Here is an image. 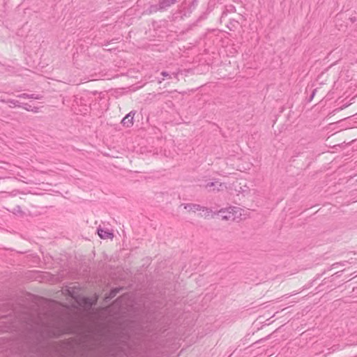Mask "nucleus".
<instances>
[{
    "label": "nucleus",
    "mask_w": 357,
    "mask_h": 357,
    "mask_svg": "<svg viewBox=\"0 0 357 357\" xmlns=\"http://www.w3.org/2000/svg\"><path fill=\"white\" fill-rule=\"evenodd\" d=\"M65 291H66L67 294L71 297L75 296V291L74 290L73 287H68Z\"/></svg>",
    "instance_id": "nucleus-11"
},
{
    "label": "nucleus",
    "mask_w": 357,
    "mask_h": 357,
    "mask_svg": "<svg viewBox=\"0 0 357 357\" xmlns=\"http://www.w3.org/2000/svg\"><path fill=\"white\" fill-rule=\"evenodd\" d=\"M216 190H217V191H219V190H220V188H218L216 189Z\"/></svg>",
    "instance_id": "nucleus-24"
},
{
    "label": "nucleus",
    "mask_w": 357,
    "mask_h": 357,
    "mask_svg": "<svg viewBox=\"0 0 357 357\" xmlns=\"http://www.w3.org/2000/svg\"><path fill=\"white\" fill-rule=\"evenodd\" d=\"M218 215L221 217L222 220H230L234 219L233 214L230 212H227L225 210L221 209L218 212Z\"/></svg>",
    "instance_id": "nucleus-9"
},
{
    "label": "nucleus",
    "mask_w": 357,
    "mask_h": 357,
    "mask_svg": "<svg viewBox=\"0 0 357 357\" xmlns=\"http://www.w3.org/2000/svg\"><path fill=\"white\" fill-rule=\"evenodd\" d=\"M24 344L19 349L20 357H64L67 345L64 343H46L56 337L59 331L40 317H30L26 324Z\"/></svg>",
    "instance_id": "nucleus-1"
},
{
    "label": "nucleus",
    "mask_w": 357,
    "mask_h": 357,
    "mask_svg": "<svg viewBox=\"0 0 357 357\" xmlns=\"http://www.w3.org/2000/svg\"><path fill=\"white\" fill-rule=\"evenodd\" d=\"M176 2L177 0H160L158 2L159 8H160L161 10L162 11Z\"/></svg>",
    "instance_id": "nucleus-6"
},
{
    "label": "nucleus",
    "mask_w": 357,
    "mask_h": 357,
    "mask_svg": "<svg viewBox=\"0 0 357 357\" xmlns=\"http://www.w3.org/2000/svg\"><path fill=\"white\" fill-rule=\"evenodd\" d=\"M158 11H162L160 8H159V3L150 5L149 8L144 10V13L147 15H151L157 13Z\"/></svg>",
    "instance_id": "nucleus-8"
},
{
    "label": "nucleus",
    "mask_w": 357,
    "mask_h": 357,
    "mask_svg": "<svg viewBox=\"0 0 357 357\" xmlns=\"http://www.w3.org/2000/svg\"><path fill=\"white\" fill-rule=\"evenodd\" d=\"M20 107H22L23 109H26V111H33L34 112H38V107H34L33 109L31 107V106L30 105H29L28 103H24V104L21 105Z\"/></svg>",
    "instance_id": "nucleus-10"
},
{
    "label": "nucleus",
    "mask_w": 357,
    "mask_h": 357,
    "mask_svg": "<svg viewBox=\"0 0 357 357\" xmlns=\"http://www.w3.org/2000/svg\"><path fill=\"white\" fill-rule=\"evenodd\" d=\"M123 287H116L111 289L109 293L107 295H106L105 298V301L108 302L111 299L114 298L116 296V294L120 292V291L123 290Z\"/></svg>",
    "instance_id": "nucleus-7"
},
{
    "label": "nucleus",
    "mask_w": 357,
    "mask_h": 357,
    "mask_svg": "<svg viewBox=\"0 0 357 357\" xmlns=\"http://www.w3.org/2000/svg\"><path fill=\"white\" fill-rule=\"evenodd\" d=\"M97 232H98V236L102 239H108V238L112 239L114 237L113 233L108 229L105 230L102 228H98L97 229Z\"/></svg>",
    "instance_id": "nucleus-5"
},
{
    "label": "nucleus",
    "mask_w": 357,
    "mask_h": 357,
    "mask_svg": "<svg viewBox=\"0 0 357 357\" xmlns=\"http://www.w3.org/2000/svg\"><path fill=\"white\" fill-rule=\"evenodd\" d=\"M161 75H162L163 77H168V78H169V79H170V78H172L171 75H169V74L167 72H166V71H162V72L161 73Z\"/></svg>",
    "instance_id": "nucleus-15"
},
{
    "label": "nucleus",
    "mask_w": 357,
    "mask_h": 357,
    "mask_svg": "<svg viewBox=\"0 0 357 357\" xmlns=\"http://www.w3.org/2000/svg\"><path fill=\"white\" fill-rule=\"evenodd\" d=\"M218 183V181H215V182H209V183H206V184L205 185V188L208 189V188H209L213 187V186H215V184H216V183Z\"/></svg>",
    "instance_id": "nucleus-14"
},
{
    "label": "nucleus",
    "mask_w": 357,
    "mask_h": 357,
    "mask_svg": "<svg viewBox=\"0 0 357 357\" xmlns=\"http://www.w3.org/2000/svg\"><path fill=\"white\" fill-rule=\"evenodd\" d=\"M18 211H20V207L19 206H17Z\"/></svg>",
    "instance_id": "nucleus-23"
},
{
    "label": "nucleus",
    "mask_w": 357,
    "mask_h": 357,
    "mask_svg": "<svg viewBox=\"0 0 357 357\" xmlns=\"http://www.w3.org/2000/svg\"><path fill=\"white\" fill-rule=\"evenodd\" d=\"M183 207L185 209H187L188 211H192L195 212L196 211H203L206 213H204V217L206 218L210 215V214L212 213V211L206 207L202 206L199 204H184Z\"/></svg>",
    "instance_id": "nucleus-3"
},
{
    "label": "nucleus",
    "mask_w": 357,
    "mask_h": 357,
    "mask_svg": "<svg viewBox=\"0 0 357 357\" xmlns=\"http://www.w3.org/2000/svg\"><path fill=\"white\" fill-rule=\"evenodd\" d=\"M17 97L20 98H28L29 94L24 93L19 94L17 96Z\"/></svg>",
    "instance_id": "nucleus-16"
},
{
    "label": "nucleus",
    "mask_w": 357,
    "mask_h": 357,
    "mask_svg": "<svg viewBox=\"0 0 357 357\" xmlns=\"http://www.w3.org/2000/svg\"><path fill=\"white\" fill-rule=\"evenodd\" d=\"M222 185H223L222 183H219V187H222Z\"/></svg>",
    "instance_id": "nucleus-22"
},
{
    "label": "nucleus",
    "mask_w": 357,
    "mask_h": 357,
    "mask_svg": "<svg viewBox=\"0 0 357 357\" xmlns=\"http://www.w3.org/2000/svg\"><path fill=\"white\" fill-rule=\"evenodd\" d=\"M94 357H128V351L126 348L119 345H112L107 349L96 352Z\"/></svg>",
    "instance_id": "nucleus-2"
},
{
    "label": "nucleus",
    "mask_w": 357,
    "mask_h": 357,
    "mask_svg": "<svg viewBox=\"0 0 357 357\" xmlns=\"http://www.w3.org/2000/svg\"><path fill=\"white\" fill-rule=\"evenodd\" d=\"M232 354H231L229 357H231Z\"/></svg>",
    "instance_id": "nucleus-25"
},
{
    "label": "nucleus",
    "mask_w": 357,
    "mask_h": 357,
    "mask_svg": "<svg viewBox=\"0 0 357 357\" xmlns=\"http://www.w3.org/2000/svg\"><path fill=\"white\" fill-rule=\"evenodd\" d=\"M119 300H120V298H117V299H116L115 303L120 302V301H119Z\"/></svg>",
    "instance_id": "nucleus-21"
},
{
    "label": "nucleus",
    "mask_w": 357,
    "mask_h": 357,
    "mask_svg": "<svg viewBox=\"0 0 357 357\" xmlns=\"http://www.w3.org/2000/svg\"><path fill=\"white\" fill-rule=\"evenodd\" d=\"M135 111H131L121 120V124L126 128H130L133 126L134 116L135 115Z\"/></svg>",
    "instance_id": "nucleus-4"
},
{
    "label": "nucleus",
    "mask_w": 357,
    "mask_h": 357,
    "mask_svg": "<svg viewBox=\"0 0 357 357\" xmlns=\"http://www.w3.org/2000/svg\"><path fill=\"white\" fill-rule=\"evenodd\" d=\"M337 349V347L336 346H333L331 348H329L328 350V354L331 353V352H333L334 351H335L336 349Z\"/></svg>",
    "instance_id": "nucleus-18"
},
{
    "label": "nucleus",
    "mask_w": 357,
    "mask_h": 357,
    "mask_svg": "<svg viewBox=\"0 0 357 357\" xmlns=\"http://www.w3.org/2000/svg\"><path fill=\"white\" fill-rule=\"evenodd\" d=\"M43 96L39 95V94H36V93H31V94H29V97L28 98H30V99H35V100H40L42 99Z\"/></svg>",
    "instance_id": "nucleus-13"
},
{
    "label": "nucleus",
    "mask_w": 357,
    "mask_h": 357,
    "mask_svg": "<svg viewBox=\"0 0 357 357\" xmlns=\"http://www.w3.org/2000/svg\"><path fill=\"white\" fill-rule=\"evenodd\" d=\"M23 182H24L26 183H32L31 181H23Z\"/></svg>",
    "instance_id": "nucleus-20"
},
{
    "label": "nucleus",
    "mask_w": 357,
    "mask_h": 357,
    "mask_svg": "<svg viewBox=\"0 0 357 357\" xmlns=\"http://www.w3.org/2000/svg\"><path fill=\"white\" fill-rule=\"evenodd\" d=\"M6 102L10 103V104L13 105L15 107H21V103L18 100H16L14 99H8L6 100Z\"/></svg>",
    "instance_id": "nucleus-12"
},
{
    "label": "nucleus",
    "mask_w": 357,
    "mask_h": 357,
    "mask_svg": "<svg viewBox=\"0 0 357 357\" xmlns=\"http://www.w3.org/2000/svg\"><path fill=\"white\" fill-rule=\"evenodd\" d=\"M316 92H317V89H314L312 93V94L310 95V97L309 98V101H311L313 99Z\"/></svg>",
    "instance_id": "nucleus-17"
},
{
    "label": "nucleus",
    "mask_w": 357,
    "mask_h": 357,
    "mask_svg": "<svg viewBox=\"0 0 357 357\" xmlns=\"http://www.w3.org/2000/svg\"><path fill=\"white\" fill-rule=\"evenodd\" d=\"M178 74H179V71H178V72H176V73H172V75H173L175 78L178 79Z\"/></svg>",
    "instance_id": "nucleus-19"
}]
</instances>
